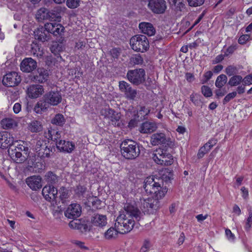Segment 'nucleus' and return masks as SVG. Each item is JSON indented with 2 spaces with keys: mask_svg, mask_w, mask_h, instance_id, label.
<instances>
[{
  "mask_svg": "<svg viewBox=\"0 0 252 252\" xmlns=\"http://www.w3.org/2000/svg\"><path fill=\"white\" fill-rule=\"evenodd\" d=\"M141 212L134 205L126 203L124 210L120 212L115 223V227L118 229L120 233L125 234L130 231L134 225L135 219L139 220Z\"/></svg>",
  "mask_w": 252,
  "mask_h": 252,
  "instance_id": "1",
  "label": "nucleus"
},
{
  "mask_svg": "<svg viewBox=\"0 0 252 252\" xmlns=\"http://www.w3.org/2000/svg\"><path fill=\"white\" fill-rule=\"evenodd\" d=\"M144 183L143 187L146 192L154 194L158 199L162 198L167 191L166 188L162 187V181L153 176L147 177Z\"/></svg>",
  "mask_w": 252,
  "mask_h": 252,
  "instance_id": "2",
  "label": "nucleus"
},
{
  "mask_svg": "<svg viewBox=\"0 0 252 252\" xmlns=\"http://www.w3.org/2000/svg\"><path fill=\"white\" fill-rule=\"evenodd\" d=\"M122 156L127 159H134L138 157L140 151L136 142L131 140L124 141L121 144Z\"/></svg>",
  "mask_w": 252,
  "mask_h": 252,
  "instance_id": "3",
  "label": "nucleus"
},
{
  "mask_svg": "<svg viewBox=\"0 0 252 252\" xmlns=\"http://www.w3.org/2000/svg\"><path fill=\"white\" fill-rule=\"evenodd\" d=\"M152 158L155 162L159 165L168 166L173 163L172 156L162 149H158L152 154Z\"/></svg>",
  "mask_w": 252,
  "mask_h": 252,
  "instance_id": "4",
  "label": "nucleus"
},
{
  "mask_svg": "<svg viewBox=\"0 0 252 252\" xmlns=\"http://www.w3.org/2000/svg\"><path fill=\"white\" fill-rule=\"evenodd\" d=\"M131 48L136 52H144L149 47L148 38L144 35H136L130 39Z\"/></svg>",
  "mask_w": 252,
  "mask_h": 252,
  "instance_id": "5",
  "label": "nucleus"
},
{
  "mask_svg": "<svg viewBox=\"0 0 252 252\" xmlns=\"http://www.w3.org/2000/svg\"><path fill=\"white\" fill-rule=\"evenodd\" d=\"M126 76L128 80L135 85L142 84L145 80V72L142 68L129 70Z\"/></svg>",
  "mask_w": 252,
  "mask_h": 252,
  "instance_id": "6",
  "label": "nucleus"
},
{
  "mask_svg": "<svg viewBox=\"0 0 252 252\" xmlns=\"http://www.w3.org/2000/svg\"><path fill=\"white\" fill-rule=\"evenodd\" d=\"M150 143L153 146L165 145L169 147H173L174 144L170 138L167 137L164 133H155L151 136Z\"/></svg>",
  "mask_w": 252,
  "mask_h": 252,
  "instance_id": "7",
  "label": "nucleus"
},
{
  "mask_svg": "<svg viewBox=\"0 0 252 252\" xmlns=\"http://www.w3.org/2000/svg\"><path fill=\"white\" fill-rule=\"evenodd\" d=\"M100 113L102 115L110 120L112 125L115 126H120V113L116 112L114 110L109 108L102 109Z\"/></svg>",
  "mask_w": 252,
  "mask_h": 252,
  "instance_id": "8",
  "label": "nucleus"
},
{
  "mask_svg": "<svg viewBox=\"0 0 252 252\" xmlns=\"http://www.w3.org/2000/svg\"><path fill=\"white\" fill-rule=\"evenodd\" d=\"M148 7L154 13L163 14L167 8L166 2L164 0H149Z\"/></svg>",
  "mask_w": 252,
  "mask_h": 252,
  "instance_id": "9",
  "label": "nucleus"
},
{
  "mask_svg": "<svg viewBox=\"0 0 252 252\" xmlns=\"http://www.w3.org/2000/svg\"><path fill=\"white\" fill-rule=\"evenodd\" d=\"M21 81V78L17 72H11L5 75L2 79V83L4 86L7 87H14L17 86Z\"/></svg>",
  "mask_w": 252,
  "mask_h": 252,
  "instance_id": "10",
  "label": "nucleus"
},
{
  "mask_svg": "<svg viewBox=\"0 0 252 252\" xmlns=\"http://www.w3.org/2000/svg\"><path fill=\"white\" fill-rule=\"evenodd\" d=\"M34 38L39 41L44 42L49 41L51 35L48 31L46 29L45 24L44 27H40L34 31Z\"/></svg>",
  "mask_w": 252,
  "mask_h": 252,
  "instance_id": "11",
  "label": "nucleus"
},
{
  "mask_svg": "<svg viewBox=\"0 0 252 252\" xmlns=\"http://www.w3.org/2000/svg\"><path fill=\"white\" fill-rule=\"evenodd\" d=\"M42 193L46 200L54 202L57 197L58 190L53 186H45L42 189Z\"/></svg>",
  "mask_w": 252,
  "mask_h": 252,
  "instance_id": "12",
  "label": "nucleus"
},
{
  "mask_svg": "<svg viewBox=\"0 0 252 252\" xmlns=\"http://www.w3.org/2000/svg\"><path fill=\"white\" fill-rule=\"evenodd\" d=\"M81 212L80 205L79 204L73 203L68 207L64 212V215L68 219H74L80 216Z\"/></svg>",
  "mask_w": 252,
  "mask_h": 252,
  "instance_id": "13",
  "label": "nucleus"
},
{
  "mask_svg": "<svg viewBox=\"0 0 252 252\" xmlns=\"http://www.w3.org/2000/svg\"><path fill=\"white\" fill-rule=\"evenodd\" d=\"M37 67L36 62L32 58H26L20 64L21 70L24 72L30 73Z\"/></svg>",
  "mask_w": 252,
  "mask_h": 252,
  "instance_id": "14",
  "label": "nucleus"
},
{
  "mask_svg": "<svg viewBox=\"0 0 252 252\" xmlns=\"http://www.w3.org/2000/svg\"><path fill=\"white\" fill-rule=\"evenodd\" d=\"M159 199L157 198H148L141 200V204L143 207L146 210L145 211L152 212L154 210H156L159 207Z\"/></svg>",
  "mask_w": 252,
  "mask_h": 252,
  "instance_id": "15",
  "label": "nucleus"
},
{
  "mask_svg": "<svg viewBox=\"0 0 252 252\" xmlns=\"http://www.w3.org/2000/svg\"><path fill=\"white\" fill-rule=\"evenodd\" d=\"M56 147L59 151L65 153H72L75 148V144L73 143L64 140L58 141L57 142Z\"/></svg>",
  "mask_w": 252,
  "mask_h": 252,
  "instance_id": "16",
  "label": "nucleus"
},
{
  "mask_svg": "<svg viewBox=\"0 0 252 252\" xmlns=\"http://www.w3.org/2000/svg\"><path fill=\"white\" fill-rule=\"evenodd\" d=\"M26 92L29 97L35 98L42 94L44 89L41 85H32L28 87Z\"/></svg>",
  "mask_w": 252,
  "mask_h": 252,
  "instance_id": "17",
  "label": "nucleus"
},
{
  "mask_svg": "<svg viewBox=\"0 0 252 252\" xmlns=\"http://www.w3.org/2000/svg\"><path fill=\"white\" fill-rule=\"evenodd\" d=\"M13 144V137L8 132L0 133V147L6 149Z\"/></svg>",
  "mask_w": 252,
  "mask_h": 252,
  "instance_id": "18",
  "label": "nucleus"
},
{
  "mask_svg": "<svg viewBox=\"0 0 252 252\" xmlns=\"http://www.w3.org/2000/svg\"><path fill=\"white\" fill-rule=\"evenodd\" d=\"M48 77L49 72L47 70L44 68H38L35 74L33 75L32 80L35 82L43 83L48 80Z\"/></svg>",
  "mask_w": 252,
  "mask_h": 252,
  "instance_id": "19",
  "label": "nucleus"
},
{
  "mask_svg": "<svg viewBox=\"0 0 252 252\" xmlns=\"http://www.w3.org/2000/svg\"><path fill=\"white\" fill-rule=\"evenodd\" d=\"M45 99L50 105L55 106L59 104L62 99L61 94L58 92L52 91L45 94Z\"/></svg>",
  "mask_w": 252,
  "mask_h": 252,
  "instance_id": "20",
  "label": "nucleus"
},
{
  "mask_svg": "<svg viewBox=\"0 0 252 252\" xmlns=\"http://www.w3.org/2000/svg\"><path fill=\"white\" fill-rule=\"evenodd\" d=\"M26 183L32 190H36L42 187L41 178L39 176H32L26 179Z\"/></svg>",
  "mask_w": 252,
  "mask_h": 252,
  "instance_id": "21",
  "label": "nucleus"
},
{
  "mask_svg": "<svg viewBox=\"0 0 252 252\" xmlns=\"http://www.w3.org/2000/svg\"><path fill=\"white\" fill-rule=\"evenodd\" d=\"M45 27L50 34H52L55 36L61 34L64 30L62 25L57 23H47L45 24Z\"/></svg>",
  "mask_w": 252,
  "mask_h": 252,
  "instance_id": "22",
  "label": "nucleus"
},
{
  "mask_svg": "<svg viewBox=\"0 0 252 252\" xmlns=\"http://www.w3.org/2000/svg\"><path fill=\"white\" fill-rule=\"evenodd\" d=\"M218 142L216 139L212 138L210 139L208 142L201 147L197 153V157L198 158H202L207 153H208L212 148Z\"/></svg>",
  "mask_w": 252,
  "mask_h": 252,
  "instance_id": "23",
  "label": "nucleus"
},
{
  "mask_svg": "<svg viewBox=\"0 0 252 252\" xmlns=\"http://www.w3.org/2000/svg\"><path fill=\"white\" fill-rule=\"evenodd\" d=\"M141 32L148 36H152L156 33V30L153 25L150 23L142 22L139 25Z\"/></svg>",
  "mask_w": 252,
  "mask_h": 252,
  "instance_id": "24",
  "label": "nucleus"
},
{
  "mask_svg": "<svg viewBox=\"0 0 252 252\" xmlns=\"http://www.w3.org/2000/svg\"><path fill=\"white\" fill-rule=\"evenodd\" d=\"M158 128L157 124L153 122H145L141 125L140 131L143 133H152L156 130Z\"/></svg>",
  "mask_w": 252,
  "mask_h": 252,
  "instance_id": "25",
  "label": "nucleus"
},
{
  "mask_svg": "<svg viewBox=\"0 0 252 252\" xmlns=\"http://www.w3.org/2000/svg\"><path fill=\"white\" fill-rule=\"evenodd\" d=\"M92 223L96 226L102 227L107 224V218L105 215L94 214L91 219Z\"/></svg>",
  "mask_w": 252,
  "mask_h": 252,
  "instance_id": "26",
  "label": "nucleus"
},
{
  "mask_svg": "<svg viewBox=\"0 0 252 252\" xmlns=\"http://www.w3.org/2000/svg\"><path fill=\"white\" fill-rule=\"evenodd\" d=\"M8 153L11 158L17 163H22L27 158V156L23 155L21 152L18 151L11 147L8 150Z\"/></svg>",
  "mask_w": 252,
  "mask_h": 252,
  "instance_id": "27",
  "label": "nucleus"
},
{
  "mask_svg": "<svg viewBox=\"0 0 252 252\" xmlns=\"http://www.w3.org/2000/svg\"><path fill=\"white\" fill-rule=\"evenodd\" d=\"M61 134V132L51 128L44 132V136L48 139L56 142V144L58 141L62 140Z\"/></svg>",
  "mask_w": 252,
  "mask_h": 252,
  "instance_id": "28",
  "label": "nucleus"
},
{
  "mask_svg": "<svg viewBox=\"0 0 252 252\" xmlns=\"http://www.w3.org/2000/svg\"><path fill=\"white\" fill-rule=\"evenodd\" d=\"M3 129L13 128L17 126V123L15 120L12 118H6L2 119L0 123Z\"/></svg>",
  "mask_w": 252,
  "mask_h": 252,
  "instance_id": "29",
  "label": "nucleus"
},
{
  "mask_svg": "<svg viewBox=\"0 0 252 252\" xmlns=\"http://www.w3.org/2000/svg\"><path fill=\"white\" fill-rule=\"evenodd\" d=\"M31 46V53L32 55L37 57H41L43 56L44 52L40 45L33 42Z\"/></svg>",
  "mask_w": 252,
  "mask_h": 252,
  "instance_id": "30",
  "label": "nucleus"
},
{
  "mask_svg": "<svg viewBox=\"0 0 252 252\" xmlns=\"http://www.w3.org/2000/svg\"><path fill=\"white\" fill-rule=\"evenodd\" d=\"M49 105V103L45 99L44 101H39L35 106L34 111L36 113L41 114L47 109Z\"/></svg>",
  "mask_w": 252,
  "mask_h": 252,
  "instance_id": "31",
  "label": "nucleus"
},
{
  "mask_svg": "<svg viewBox=\"0 0 252 252\" xmlns=\"http://www.w3.org/2000/svg\"><path fill=\"white\" fill-rule=\"evenodd\" d=\"M120 233V231L116 228L110 227L104 233V237L107 240H113L116 239Z\"/></svg>",
  "mask_w": 252,
  "mask_h": 252,
  "instance_id": "32",
  "label": "nucleus"
},
{
  "mask_svg": "<svg viewBox=\"0 0 252 252\" xmlns=\"http://www.w3.org/2000/svg\"><path fill=\"white\" fill-rule=\"evenodd\" d=\"M38 152L37 153L38 157L41 158H50L53 153L52 149L48 148L47 146L46 145V148H43L41 150H38Z\"/></svg>",
  "mask_w": 252,
  "mask_h": 252,
  "instance_id": "33",
  "label": "nucleus"
},
{
  "mask_svg": "<svg viewBox=\"0 0 252 252\" xmlns=\"http://www.w3.org/2000/svg\"><path fill=\"white\" fill-rule=\"evenodd\" d=\"M161 180L162 181V187L163 186V181L168 182L172 179L173 173L168 168H165L161 171Z\"/></svg>",
  "mask_w": 252,
  "mask_h": 252,
  "instance_id": "34",
  "label": "nucleus"
},
{
  "mask_svg": "<svg viewBox=\"0 0 252 252\" xmlns=\"http://www.w3.org/2000/svg\"><path fill=\"white\" fill-rule=\"evenodd\" d=\"M45 180L51 184H55L59 181V177L53 172L49 171L45 175Z\"/></svg>",
  "mask_w": 252,
  "mask_h": 252,
  "instance_id": "35",
  "label": "nucleus"
},
{
  "mask_svg": "<svg viewBox=\"0 0 252 252\" xmlns=\"http://www.w3.org/2000/svg\"><path fill=\"white\" fill-rule=\"evenodd\" d=\"M42 127L40 122L37 121L32 122L29 125V129L32 132H37L42 130Z\"/></svg>",
  "mask_w": 252,
  "mask_h": 252,
  "instance_id": "36",
  "label": "nucleus"
},
{
  "mask_svg": "<svg viewBox=\"0 0 252 252\" xmlns=\"http://www.w3.org/2000/svg\"><path fill=\"white\" fill-rule=\"evenodd\" d=\"M227 81V76L224 74H221L217 77L215 82V86L216 87L220 89L226 83Z\"/></svg>",
  "mask_w": 252,
  "mask_h": 252,
  "instance_id": "37",
  "label": "nucleus"
},
{
  "mask_svg": "<svg viewBox=\"0 0 252 252\" xmlns=\"http://www.w3.org/2000/svg\"><path fill=\"white\" fill-rule=\"evenodd\" d=\"M51 123L59 126H62L65 123V119L62 114H58L53 118Z\"/></svg>",
  "mask_w": 252,
  "mask_h": 252,
  "instance_id": "38",
  "label": "nucleus"
},
{
  "mask_svg": "<svg viewBox=\"0 0 252 252\" xmlns=\"http://www.w3.org/2000/svg\"><path fill=\"white\" fill-rule=\"evenodd\" d=\"M68 225L71 228L80 230H82V229L85 230L87 227L86 224H81L78 220L71 221L69 223Z\"/></svg>",
  "mask_w": 252,
  "mask_h": 252,
  "instance_id": "39",
  "label": "nucleus"
},
{
  "mask_svg": "<svg viewBox=\"0 0 252 252\" xmlns=\"http://www.w3.org/2000/svg\"><path fill=\"white\" fill-rule=\"evenodd\" d=\"M14 149L18 151L24 152L26 156H27V155L29 153V148L28 147V144L24 141H21L20 143L18 144L16 146H15Z\"/></svg>",
  "mask_w": 252,
  "mask_h": 252,
  "instance_id": "40",
  "label": "nucleus"
},
{
  "mask_svg": "<svg viewBox=\"0 0 252 252\" xmlns=\"http://www.w3.org/2000/svg\"><path fill=\"white\" fill-rule=\"evenodd\" d=\"M249 216L246 220L245 225L244 226L246 231H249L252 226V209L250 208L248 209Z\"/></svg>",
  "mask_w": 252,
  "mask_h": 252,
  "instance_id": "41",
  "label": "nucleus"
},
{
  "mask_svg": "<svg viewBox=\"0 0 252 252\" xmlns=\"http://www.w3.org/2000/svg\"><path fill=\"white\" fill-rule=\"evenodd\" d=\"M48 11L45 8L40 9L37 13L36 18L39 21H41L48 18Z\"/></svg>",
  "mask_w": 252,
  "mask_h": 252,
  "instance_id": "42",
  "label": "nucleus"
},
{
  "mask_svg": "<svg viewBox=\"0 0 252 252\" xmlns=\"http://www.w3.org/2000/svg\"><path fill=\"white\" fill-rule=\"evenodd\" d=\"M242 81L243 79L241 76L234 75L229 79L228 84L231 86H236L239 84Z\"/></svg>",
  "mask_w": 252,
  "mask_h": 252,
  "instance_id": "43",
  "label": "nucleus"
},
{
  "mask_svg": "<svg viewBox=\"0 0 252 252\" xmlns=\"http://www.w3.org/2000/svg\"><path fill=\"white\" fill-rule=\"evenodd\" d=\"M201 96L196 94H192L190 95V98L191 102L196 106H201L202 102L201 100Z\"/></svg>",
  "mask_w": 252,
  "mask_h": 252,
  "instance_id": "44",
  "label": "nucleus"
},
{
  "mask_svg": "<svg viewBox=\"0 0 252 252\" xmlns=\"http://www.w3.org/2000/svg\"><path fill=\"white\" fill-rule=\"evenodd\" d=\"M50 49L52 53L57 55L59 52L63 50V46L61 43L55 42L52 45Z\"/></svg>",
  "mask_w": 252,
  "mask_h": 252,
  "instance_id": "45",
  "label": "nucleus"
},
{
  "mask_svg": "<svg viewBox=\"0 0 252 252\" xmlns=\"http://www.w3.org/2000/svg\"><path fill=\"white\" fill-rule=\"evenodd\" d=\"M119 88L121 91L125 94V95L131 88L130 85L127 82L122 81L119 82Z\"/></svg>",
  "mask_w": 252,
  "mask_h": 252,
  "instance_id": "46",
  "label": "nucleus"
},
{
  "mask_svg": "<svg viewBox=\"0 0 252 252\" xmlns=\"http://www.w3.org/2000/svg\"><path fill=\"white\" fill-rule=\"evenodd\" d=\"M80 0H66V6L71 9H74L78 7L80 4Z\"/></svg>",
  "mask_w": 252,
  "mask_h": 252,
  "instance_id": "47",
  "label": "nucleus"
},
{
  "mask_svg": "<svg viewBox=\"0 0 252 252\" xmlns=\"http://www.w3.org/2000/svg\"><path fill=\"white\" fill-rule=\"evenodd\" d=\"M87 190V188L85 186L79 185L77 186L75 191L76 194L79 197H84V194Z\"/></svg>",
  "mask_w": 252,
  "mask_h": 252,
  "instance_id": "48",
  "label": "nucleus"
},
{
  "mask_svg": "<svg viewBox=\"0 0 252 252\" xmlns=\"http://www.w3.org/2000/svg\"><path fill=\"white\" fill-rule=\"evenodd\" d=\"M169 4L171 6H176L177 9L179 10H181V8H183L184 6V4L183 3V0H168Z\"/></svg>",
  "mask_w": 252,
  "mask_h": 252,
  "instance_id": "49",
  "label": "nucleus"
},
{
  "mask_svg": "<svg viewBox=\"0 0 252 252\" xmlns=\"http://www.w3.org/2000/svg\"><path fill=\"white\" fill-rule=\"evenodd\" d=\"M46 143L45 141L42 139H39L36 141V144L35 145V151L36 154L38 152V150H41L43 148H46Z\"/></svg>",
  "mask_w": 252,
  "mask_h": 252,
  "instance_id": "50",
  "label": "nucleus"
},
{
  "mask_svg": "<svg viewBox=\"0 0 252 252\" xmlns=\"http://www.w3.org/2000/svg\"><path fill=\"white\" fill-rule=\"evenodd\" d=\"M137 94V91L132 88V87L127 92L125 95L126 98L130 100H134Z\"/></svg>",
  "mask_w": 252,
  "mask_h": 252,
  "instance_id": "51",
  "label": "nucleus"
},
{
  "mask_svg": "<svg viewBox=\"0 0 252 252\" xmlns=\"http://www.w3.org/2000/svg\"><path fill=\"white\" fill-rule=\"evenodd\" d=\"M59 194L61 200L67 198L69 196L68 190L64 187H62L60 189Z\"/></svg>",
  "mask_w": 252,
  "mask_h": 252,
  "instance_id": "52",
  "label": "nucleus"
},
{
  "mask_svg": "<svg viewBox=\"0 0 252 252\" xmlns=\"http://www.w3.org/2000/svg\"><path fill=\"white\" fill-rule=\"evenodd\" d=\"M238 69L237 67L233 65H229L225 69V73L228 76H232L237 73Z\"/></svg>",
  "mask_w": 252,
  "mask_h": 252,
  "instance_id": "53",
  "label": "nucleus"
},
{
  "mask_svg": "<svg viewBox=\"0 0 252 252\" xmlns=\"http://www.w3.org/2000/svg\"><path fill=\"white\" fill-rule=\"evenodd\" d=\"M201 92L205 97H210L212 95L211 89L207 86H203L201 87Z\"/></svg>",
  "mask_w": 252,
  "mask_h": 252,
  "instance_id": "54",
  "label": "nucleus"
},
{
  "mask_svg": "<svg viewBox=\"0 0 252 252\" xmlns=\"http://www.w3.org/2000/svg\"><path fill=\"white\" fill-rule=\"evenodd\" d=\"M150 112V110L149 108H146L145 106H140V109L138 112V114H139L138 117L140 116L141 117H142L147 116Z\"/></svg>",
  "mask_w": 252,
  "mask_h": 252,
  "instance_id": "55",
  "label": "nucleus"
},
{
  "mask_svg": "<svg viewBox=\"0 0 252 252\" xmlns=\"http://www.w3.org/2000/svg\"><path fill=\"white\" fill-rule=\"evenodd\" d=\"M205 0H188L189 4L190 6L197 7L202 5Z\"/></svg>",
  "mask_w": 252,
  "mask_h": 252,
  "instance_id": "56",
  "label": "nucleus"
},
{
  "mask_svg": "<svg viewBox=\"0 0 252 252\" xmlns=\"http://www.w3.org/2000/svg\"><path fill=\"white\" fill-rule=\"evenodd\" d=\"M213 76V73L211 71H208L205 72L203 76V79L201 80V83L205 84L208 82V81L212 78Z\"/></svg>",
  "mask_w": 252,
  "mask_h": 252,
  "instance_id": "57",
  "label": "nucleus"
},
{
  "mask_svg": "<svg viewBox=\"0 0 252 252\" xmlns=\"http://www.w3.org/2000/svg\"><path fill=\"white\" fill-rule=\"evenodd\" d=\"M237 94V93L236 92H233L231 93H229L227 94L223 100V103L225 104L227 102H229L231 99L234 98Z\"/></svg>",
  "mask_w": 252,
  "mask_h": 252,
  "instance_id": "58",
  "label": "nucleus"
},
{
  "mask_svg": "<svg viewBox=\"0 0 252 252\" xmlns=\"http://www.w3.org/2000/svg\"><path fill=\"white\" fill-rule=\"evenodd\" d=\"M150 248V243L148 240H145L143 245L140 249V252H146Z\"/></svg>",
  "mask_w": 252,
  "mask_h": 252,
  "instance_id": "59",
  "label": "nucleus"
},
{
  "mask_svg": "<svg viewBox=\"0 0 252 252\" xmlns=\"http://www.w3.org/2000/svg\"><path fill=\"white\" fill-rule=\"evenodd\" d=\"M132 62L136 64H141L143 62V60L142 57L140 55H135L132 58Z\"/></svg>",
  "mask_w": 252,
  "mask_h": 252,
  "instance_id": "60",
  "label": "nucleus"
},
{
  "mask_svg": "<svg viewBox=\"0 0 252 252\" xmlns=\"http://www.w3.org/2000/svg\"><path fill=\"white\" fill-rule=\"evenodd\" d=\"M250 38V35L249 34H244L241 35L239 39L238 42L240 44H245Z\"/></svg>",
  "mask_w": 252,
  "mask_h": 252,
  "instance_id": "61",
  "label": "nucleus"
},
{
  "mask_svg": "<svg viewBox=\"0 0 252 252\" xmlns=\"http://www.w3.org/2000/svg\"><path fill=\"white\" fill-rule=\"evenodd\" d=\"M243 82L245 85H250L252 84V74L246 76L243 79Z\"/></svg>",
  "mask_w": 252,
  "mask_h": 252,
  "instance_id": "62",
  "label": "nucleus"
},
{
  "mask_svg": "<svg viewBox=\"0 0 252 252\" xmlns=\"http://www.w3.org/2000/svg\"><path fill=\"white\" fill-rule=\"evenodd\" d=\"M110 52L113 58L116 59L118 58L120 54V49L118 48H113Z\"/></svg>",
  "mask_w": 252,
  "mask_h": 252,
  "instance_id": "63",
  "label": "nucleus"
},
{
  "mask_svg": "<svg viewBox=\"0 0 252 252\" xmlns=\"http://www.w3.org/2000/svg\"><path fill=\"white\" fill-rule=\"evenodd\" d=\"M236 49L235 45H231L228 47L226 51L224 53V56H228L229 54H232L234 51Z\"/></svg>",
  "mask_w": 252,
  "mask_h": 252,
  "instance_id": "64",
  "label": "nucleus"
}]
</instances>
